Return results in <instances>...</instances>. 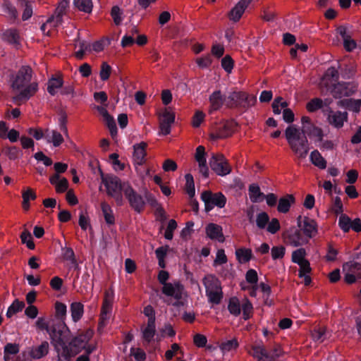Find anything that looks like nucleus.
I'll return each instance as SVG.
<instances>
[{
	"instance_id": "17",
	"label": "nucleus",
	"mask_w": 361,
	"mask_h": 361,
	"mask_svg": "<svg viewBox=\"0 0 361 361\" xmlns=\"http://www.w3.org/2000/svg\"><path fill=\"white\" fill-rule=\"evenodd\" d=\"M225 101V96L220 90L214 91L209 97V107L208 112L212 114L214 111L219 110Z\"/></svg>"
},
{
	"instance_id": "12",
	"label": "nucleus",
	"mask_w": 361,
	"mask_h": 361,
	"mask_svg": "<svg viewBox=\"0 0 361 361\" xmlns=\"http://www.w3.org/2000/svg\"><path fill=\"white\" fill-rule=\"evenodd\" d=\"M209 165L212 170L218 176H224L231 171L230 164L221 154H214L209 160Z\"/></svg>"
},
{
	"instance_id": "47",
	"label": "nucleus",
	"mask_w": 361,
	"mask_h": 361,
	"mask_svg": "<svg viewBox=\"0 0 361 361\" xmlns=\"http://www.w3.org/2000/svg\"><path fill=\"white\" fill-rule=\"evenodd\" d=\"M288 106V103L283 101L282 97L276 98L272 103V109L274 114H280L286 107Z\"/></svg>"
},
{
	"instance_id": "33",
	"label": "nucleus",
	"mask_w": 361,
	"mask_h": 361,
	"mask_svg": "<svg viewBox=\"0 0 361 361\" xmlns=\"http://www.w3.org/2000/svg\"><path fill=\"white\" fill-rule=\"evenodd\" d=\"M71 317L74 322H78L83 316L84 305L80 302H72L70 306Z\"/></svg>"
},
{
	"instance_id": "10",
	"label": "nucleus",
	"mask_w": 361,
	"mask_h": 361,
	"mask_svg": "<svg viewBox=\"0 0 361 361\" xmlns=\"http://www.w3.org/2000/svg\"><path fill=\"white\" fill-rule=\"evenodd\" d=\"M124 195L130 206L137 213L144 210L145 201L144 197L138 194L130 183H125Z\"/></svg>"
},
{
	"instance_id": "16",
	"label": "nucleus",
	"mask_w": 361,
	"mask_h": 361,
	"mask_svg": "<svg viewBox=\"0 0 361 361\" xmlns=\"http://www.w3.org/2000/svg\"><path fill=\"white\" fill-rule=\"evenodd\" d=\"M235 128V123L233 121H227L220 126L216 133H212L210 137L213 140L226 138L231 136Z\"/></svg>"
},
{
	"instance_id": "48",
	"label": "nucleus",
	"mask_w": 361,
	"mask_h": 361,
	"mask_svg": "<svg viewBox=\"0 0 361 361\" xmlns=\"http://www.w3.org/2000/svg\"><path fill=\"white\" fill-rule=\"evenodd\" d=\"M312 337L315 342L322 343L326 338V329L324 327L314 329L312 331Z\"/></svg>"
},
{
	"instance_id": "50",
	"label": "nucleus",
	"mask_w": 361,
	"mask_h": 361,
	"mask_svg": "<svg viewBox=\"0 0 361 361\" xmlns=\"http://www.w3.org/2000/svg\"><path fill=\"white\" fill-rule=\"evenodd\" d=\"M351 221L346 214H341L338 219V226L343 232L347 233L350 230Z\"/></svg>"
},
{
	"instance_id": "58",
	"label": "nucleus",
	"mask_w": 361,
	"mask_h": 361,
	"mask_svg": "<svg viewBox=\"0 0 361 361\" xmlns=\"http://www.w3.org/2000/svg\"><path fill=\"white\" fill-rule=\"evenodd\" d=\"M78 224L83 231H86L89 227L91 228L90 220L86 212H81L80 213Z\"/></svg>"
},
{
	"instance_id": "38",
	"label": "nucleus",
	"mask_w": 361,
	"mask_h": 361,
	"mask_svg": "<svg viewBox=\"0 0 361 361\" xmlns=\"http://www.w3.org/2000/svg\"><path fill=\"white\" fill-rule=\"evenodd\" d=\"M68 4L69 2L68 0H63L59 4V6L56 9L55 16H52V18H54L56 20V23L54 25V26H59L61 24L63 15L68 8Z\"/></svg>"
},
{
	"instance_id": "30",
	"label": "nucleus",
	"mask_w": 361,
	"mask_h": 361,
	"mask_svg": "<svg viewBox=\"0 0 361 361\" xmlns=\"http://www.w3.org/2000/svg\"><path fill=\"white\" fill-rule=\"evenodd\" d=\"M338 105L349 111H352L355 113H358L360 111L361 100L360 99H345L338 102Z\"/></svg>"
},
{
	"instance_id": "44",
	"label": "nucleus",
	"mask_w": 361,
	"mask_h": 361,
	"mask_svg": "<svg viewBox=\"0 0 361 361\" xmlns=\"http://www.w3.org/2000/svg\"><path fill=\"white\" fill-rule=\"evenodd\" d=\"M4 12L10 19L15 20L18 17V11L16 8L8 1H5L3 4Z\"/></svg>"
},
{
	"instance_id": "18",
	"label": "nucleus",
	"mask_w": 361,
	"mask_h": 361,
	"mask_svg": "<svg viewBox=\"0 0 361 361\" xmlns=\"http://www.w3.org/2000/svg\"><path fill=\"white\" fill-rule=\"evenodd\" d=\"M195 158L198 163L200 172L204 178H207L209 176V169L207 166L205 149L203 146L200 145L197 147Z\"/></svg>"
},
{
	"instance_id": "36",
	"label": "nucleus",
	"mask_w": 361,
	"mask_h": 361,
	"mask_svg": "<svg viewBox=\"0 0 361 361\" xmlns=\"http://www.w3.org/2000/svg\"><path fill=\"white\" fill-rule=\"evenodd\" d=\"M310 159L312 164L319 169L326 168V161L317 149H314L310 153Z\"/></svg>"
},
{
	"instance_id": "2",
	"label": "nucleus",
	"mask_w": 361,
	"mask_h": 361,
	"mask_svg": "<svg viewBox=\"0 0 361 361\" xmlns=\"http://www.w3.org/2000/svg\"><path fill=\"white\" fill-rule=\"evenodd\" d=\"M33 71L29 66H23L10 78L11 87L16 92L13 102L17 104L28 101L39 90L38 82L32 80Z\"/></svg>"
},
{
	"instance_id": "39",
	"label": "nucleus",
	"mask_w": 361,
	"mask_h": 361,
	"mask_svg": "<svg viewBox=\"0 0 361 361\" xmlns=\"http://www.w3.org/2000/svg\"><path fill=\"white\" fill-rule=\"evenodd\" d=\"M249 196L252 202H259L263 200L264 194L261 192L259 187L257 184H252L249 186Z\"/></svg>"
},
{
	"instance_id": "1",
	"label": "nucleus",
	"mask_w": 361,
	"mask_h": 361,
	"mask_svg": "<svg viewBox=\"0 0 361 361\" xmlns=\"http://www.w3.org/2000/svg\"><path fill=\"white\" fill-rule=\"evenodd\" d=\"M71 331L66 326V329L63 331V334L59 338L60 341H57L56 345H54V349L58 353L59 356L68 360L82 350H85V353H87V354H91L95 350L96 345L90 343L93 336L92 330H87L73 337L67 344L66 341L68 340Z\"/></svg>"
},
{
	"instance_id": "20",
	"label": "nucleus",
	"mask_w": 361,
	"mask_h": 361,
	"mask_svg": "<svg viewBox=\"0 0 361 361\" xmlns=\"http://www.w3.org/2000/svg\"><path fill=\"white\" fill-rule=\"evenodd\" d=\"M252 0H240L230 11L229 18L233 21H238L245 8Z\"/></svg>"
},
{
	"instance_id": "55",
	"label": "nucleus",
	"mask_w": 361,
	"mask_h": 361,
	"mask_svg": "<svg viewBox=\"0 0 361 361\" xmlns=\"http://www.w3.org/2000/svg\"><path fill=\"white\" fill-rule=\"evenodd\" d=\"M195 61L198 67L202 69L209 68L212 63V59L209 54L198 57Z\"/></svg>"
},
{
	"instance_id": "61",
	"label": "nucleus",
	"mask_w": 361,
	"mask_h": 361,
	"mask_svg": "<svg viewBox=\"0 0 361 361\" xmlns=\"http://www.w3.org/2000/svg\"><path fill=\"white\" fill-rule=\"evenodd\" d=\"M175 121V114L169 109H165L160 115V121L172 125Z\"/></svg>"
},
{
	"instance_id": "37",
	"label": "nucleus",
	"mask_w": 361,
	"mask_h": 361,
	"mask_svg": "<svg viewBox=\"0 0 361 361\" xmlns=\"http://www.w3.org/2000/svg\"><path fill=\"white\" fill-rule=\"evenodd\" d=\"M101 209L106 223L108 225H114L115 224V217L109 204L103 202L101 203Z\"/></svg>"
},
{
	"instance_id": "21",
	"label": "nucleus",
	"mask_w": 361,
	"mask_h": 361,
	"mask_svg": "<svg viewBox=\"0 0 361 361\" xmlns=\"http://www.w3.org/2000/svg\"><path fill=\"white\" fill-rule=\"evenodd\" d=\"M248 353L257 361H267V350L262 343L252 345Z\"/></svg>"
},
{
	"instance_id": "63",
	"label": "nucleus",
	"mask_w": 361,
	"mask_h": 361,
	"mask_svg": "<svg viewBox=\"0 0 361 361\" xmlns=\"http://www.w3.org/2000/svg\"><path fill=\"white\" fill-rule=\"evenodd\" d=\"M130 355L133 356L136 361H145L146 359L145 351L140 348H131Z\"/></svg>"
},
{
	"instance_id": "8",
	"label": "nucleus",
	"mask_w": 361,
	"mask_h": 361,
	"mask_svg": "<svg viewBox=\"0 0 361 361\" xmlns=\"http://www.w3.org/2000/svg\"><path fill=\"white\" fill-rule=\"evenodd\" d=\"M35 326L40 331L45 330L50 338L51 344L54 346L56 342L60 341L59 338L63 334V331L66 329V325L63 322L60 324H55L49 326L48 321L45 317H38L35 322Z\"/></svg>"
},
{
	"instance_id": "49",
	"label": "nucleus",
	"mask_w": 361,
	"mask_h": 361,
	"mask_svg": "<svg viewBox=\"0 0 361 361\" xmlns=\"http://www.w3.org/2000/svg\"><path fill=\"white\" fill-rule=\"evenodd\" d=\"M185 179L186 192L190 197H192L195 193L193 176L190 173H187Z\"/></svg>"
},
{
	"instance_id": "19",
	"label": "nucleus",
	"mask_w": 361,
	"mask_h": 361,
	"mask_svg": "<svg viewBox=\"0 0 361 361\" xmlns=\"http://www.w3.org/2000/svg\"><path fill=\"white\" fill-rule=\"evenodd\" d=\"M205 231L207 236L211 240H217L219 243L224 242L225 238L221 226L210 223L206 226Z\"/></svg>"
},
{
	"instance_id": "22",
	"label": "nucleus",
	"mask_w": 361,
	"mask_h": 361,
	"mask_svg": "<svg viewBox=\"0 0 361 361\" xmlns=\"http://www.w3.org/2000/svg\"><path fill=\"white\" fill-rule=\"evenodd\" d=\"M348 114L346 112L331 111L328 120L331 125L335 128H340L343 126L344 122L347 121Z\"/></svg>"
},
{
	"instance_id": "34",
	"label": "nucleus",
	"mask_w": 361,
	"mask_h": 361,
	"mask_svg": "<svg viewBox=\"0 0 361 361\" xmlns=\"http://www.w3.org/2000/svg\"><path fill=\"white\" fill-rule=\"evenodd\" d=\"M155 333V322H153L152 319L151 321H147V326L144 327L142 330L143 339L147 343L151 342L154 338Z\"/></svg>"
},
{
	"instance_id": "5",
	"label": "nucleus",
	"mask_w": 361,
	"mask_h": 361,
	"mask_svg": "<svg viewBox=\"0 0 361 361\" xmlns=\"http://www.w3.org/2000/svg\"><path fill=\"white\" fill-rule=\"evenodd\" d=\"M102 182L106 188L107 195L114 199L117 205H123L122 193H124L126 183H122L119 178L109 174L102 176Z\"/></svg>"
},
{
	"instance_id": "3",
	"label": "nucleus",
	"mask_w": 361,
	"mask_h": 361,
	"mask_svg": "<svg viewBox=\"0 0 361 361\" xmlns=\"http://www.w3.org/2000/svg\"><path fill=\"white\" fill-rule=\"evenodd\" d=\"M284 135L296 158L299 160L305 159L310 150V144L305 131L290 124L286 128Z\"/></svg>"
},
{
	"instance_id": "45",
	"label": "nucleus",
	"mask_w": 361,
	"mask_h": 361,
	"mask_svg": "<svg viewBox=\"0 0 361 361\" xmlns=\"http://www.w3.org/2000/svg\"><path fill=\"white\" fill-rule=\"evenodd\" d=\"M74 4L81 11L85 13H90L92 11V0H74Z\"/></svg>"
},
{
	"instance_id": "26",
	"label": "nucleus",
	"mask_w": 361,
	"mask_h": 361,
	"mask_svg": "<svg viewBox=\"0 0 361 361\" xmlns=\"http://www.w3.org/2000/svg\"><path fill=\"white\" fill-rule=\"evenodd\" d=\"M45 140L47 143H51L54 147L60 146L64 141L62 135L56 130H45Z\"/></svg>"
},
{
	"instance_id": "54",
	"label": "nucleus",
	"mask_w": 361,
	"mask_h": 361,
	"mask_svg": "<svg viewBox=\"0 0 361 361\" xmlns=\"http://www.w3.org/2000/svg\"><path fill=\"white\" fill-rule=\"evenodd\" d=\"M323 106V101L319 98H314L311 99L306 104V109L309 112H314Z\"/></svg>"
},
{
	"instance_id": "40",
	"label": "nucleus",
	"mask_w": 361,
	"mask_h": 361,
	"mask_svg": "<svg viewBox=\"0 0 361 361\" xmlns=\"http://www.w3.org/2000/svg\"><path fill=\"white\" fill-rule=\"evenodd\" d=\"M23 197V203L22 206L23 209L28 210L30 208V200H34L36 199L37 195L32 189L27 188L25 190H24L22 193Z\"/></svg>"
},
{
	"instance_id": "29",
	"label": "nucleus",
	"mask_w": 361,
	"mask_h": 361,
	"mask_svg": "<svg viewBox=\"0 0 361 361\" xmlns=\"http://www.w3.org/2000/svg\"><path fill=\"white\" fill-rule=\"evenodd\" d=\"M236 259L240 264H245L252 258V251L250 248L240 247L235 250Z\"/></svg>"
},
{
	"instance_id": "41",
	"label": "nucleus",
	"mask_w": 361,
	"mask_h": 361,
	"mask_svg": "<svg viewBox=\"0 0 361 361\" xmlns=\"http://www.w3.org/2000/svg\"><path fill=\"white\" fill-rule=\"evenodd\" d=\"M24 307L25 303L23 301H20L18 299L15 300L8 307L6 312V317L11 318L16 313L21 312Z\"/></svg>"
},
{
	"instance_id": "24",
	"label": "nucleus",
	"mask_w": 361,
	"mask_h": 361,
	"mask_svg": "<svg viewBox=\"0 0 361 361\" xmlns=\"http://www.w3.org/2000/svg\"><path fill=\"white\" fill-rule=\"evenodd\" d=\"M302 231L309 238L314 237L317 233V224L316 221L308 217H305L302 221Z\"/></svg>"
},
{
	"instance_id": "23",
	"label": "nucleus",
	"mask_w": 361,
	"mask_h": 361,
	"mask_svg": "<svg viewBox=\"0 0 361 361\" xmlns=\"http://www.w3.org/2000/svg\"><path fill=\"white\" fill-rule=\"evenodd\" d=\"M49 343L44 341L40 345L32 347L29 352V355L32 358L38 360L45 357L49 353Z\"/></svg>"
},
{
	"instance_id": "46",
	"label": "nucleus",
	"mask_w": 361,
	"mask_h": 361,
	"mask_svg": "<svg viewBox=\"0 0 361 361\" xmlns=\"http://www.w3.org/2000/svg\"><path fill=\"white\" fill-rule=\"evenodd\" d=\"M285 352L279 345H276L274 348L271 350L270 353L267 352V361H274L276 359L281 357L284 355Z\"/></svg>"
},
{
	"instance_id": "4",
	"label": "nucleus",
	"mask_w": 361,
	"mask_h": 361,
	"mask_svg": "<svg viewBox=\"0 0 361 361\" xmlns=\"http://www.w3.org/2000/svg\"><path fill=\"white\" fill-rule=\"evenodd\" d=\"M161 293L168 298L167 302L176 307L183 306L188 297L184 286L179 281L164 284Z\"/></svg>"
},
{
	"instance_id": "31",
	"label": "nucleus",
	"mask_w": 361,
	"mask_h": 361,
	"mask_svg": "<svg viewBox=\"0 0 361 361\" xmlns=\"http://www.w3.org/2000/svg\"><path fill=\"white\" fill-rule=\"evenodd\" d=\"M2 39L11 44H20V35L16 29H8L2 34Z\"/></svg>"
},
{
	"instance_id": "27",
	"label": "nucleus",
	"mask_w": 361,
	"mask_h": 361,
	"mask_svg": "<svg viewBox=\"0 0 361 361\" xmlns=\"http://www.w3.org/2000/svg\"><path fill=\"white\" fill-rule=\"evenodd\" d=\"M298 264L300 267L298 276L300 278L304 279V283L305 286L310 285L312 281L311 277L310 276L312 271V269L310 267L309 261L306 260Z\"/></svg>"
},
{
	"instance_id": "59",
	"label": "nucleus",
	"mask_w": 361,
	"mask_h": 361,
	"mask_svg": "<svg viewBox=\"0 0 361 361\" xmlns=\"http://www.w3.org/2000/svg\"><path fill=\"white\" fill-rule=\"evenodd\" d=\"M4 153L9 159L15 160L19 157L21 154V151L17 147L12 146L5 148Z\"/></svg>"
},
{
	"instance_id": "9",
	"label": "nucleus",
	"mask_w": 361,
	"mask_h": 361,
	"mask_svg": "<svg viewBox=\"0 0 361 361\" xmlns=\"http://www.w3.org/2000/svg\"><path fill=\"white\" fill-rule=\"evenodd\" d=\"M114 302V290L112 288H109L104 292L101 312L99 317V324L100 326H104L110 319L113 304Z\"/></svg>"
},
{
	"instance_id": "11",
	"label": "nucleus",
	"mask_w": 361,
	"mask_h": 361,
	"mask_svg": "<svg viewBox=\"0 0 361 361\" xmlns=\"http://www.w3.org/2000/svg\"><path fill=\"white\" fill-rule=\"evenodd\" d=\"M201 199L204 203L207 212L211 211L214 207L223 208L226 203V198L221 192L204 191L201 195Z\"/></svg>"
},
{
	"instance_id": "57",
	"label": "nucleus",
	"mask_w": 361,
	"mask_h": 361,
	"mask_svg": "<svg viewBox=\"0 0 361 361\" xmlns=\"http://www.w3.org/2000/svg\"><path fill=\"white\" fill-rule=\"evenodd\" d=\"M285 253L286 248L283 245L274 246L271 249V255L274 260L283 258Z\"/></svg>"
},
{
	"instance_id": "64",
	"label": "nucleus",
	"mask_w": 361,
	"mask_h": 361,
	"mask_svg": "<svg viewBox=\"0 0 361 361\" xmlns=\"http://www.w3.org/2000/svg\"><path fill=\"white\" fill-rule=\"evenodd\" d=\"M56 317L63 320L66 314V305L62 302H56L55 304Z\"/></svg>"
},
{
	"instance_id": "53",
	"label": "nucleus",
	"mask_w": 361,
	"mask_h": 361,
	"mask_svg": "<svg viewBox=\"0 0 361 361\" xmlns=\"http://www.w3.org/2000/svg\"><path fill=\"white\" fill-rule=\"evenodd\" d=\"M309 136L314 137L315 142L322 141L324 137L323 131L320 128L312 126V128L307 130Z\"/></svg>"
},
{
	"instance_id": "51",
	"label": "nucleus",
	"mask_w": 361,
	"mask_h": 361,
	"mask_svg": "<svg viewBox=\"0 0 361 361\" xmlns=\"http://www.w3.org/2000/svg\"><path fill=\"white\" fill-rule=\"evenodd\" d=\"M269 221V215L264 212H260L257 215L256 217V224L257 226L260 229H264L267 226V224Z\"/></svg>"
},
{
	"instance_id": "28",
	"label": "nucleus",
	"mask_w": 361,
	"mask_h": 361,
	"mask_svg": "<svg viewBox=\"0 0 361 361\" xmlns=\"http://www.w3.org/2000/svg\"><path fill=\"white\" fill-rule=\"evenodd\" d=\"M63 80L61 75L52 76L47 82V92L54 96L58 90L63 87Z\"/></svg>"
},
{
	"instance_id": "42",
	"label": "nucleus",
	"mask_w": 361,
	"mask_h": 361,
	"mask_svg": "<svg viewBox=\"0 0 361 361\" xmlns=\"http://www.w3.org/2000/svg\"><path fill=\"white\" fill-rule=\"evenodd\" d=\"M344 271H349L353 273L357 278L361 277V264L356 262H346L343 266Z\"/></svg>"
},
{
	"instance_id": "60",
	"label": "nucleus",
	"mask_w": 361,
	"mask_h": 361,
	"mask_svg": "<svg viewBox=\"0 0 361 361\" xmlns=\"http://www.w3.org/2000/svg\"><path fill=\"white\" fill-rule=\"evenodd\" d=\"M111 73V67L106 63L103 62L101 65V69L99 72V77L102 81L107 80Z\"/></svg>"
},
{
	"instance_id": "52",
	"label": "nucleus",
	"mask_w": 361,
	"mask_h": 361,
	"mask_svg": "<svg viewBox=\"0 0 361 361\" xmlns=\"http://www.w3.org/2000/svg\"><path fill=\"white\" fill-rule=\"evenodd\" d=\"M306 252L303 248L298 249L292 253V262L295 264L302 263L307 259H305Z\"/></svg>"
},
{
	"instance_id": "56",
	"label": "nucleus",
	"mask_w": 361,
	"mask_h": 361,
	"mask_svg": "<svg viewBox=\"0 0 361 361\" xmlns=\"http://www.w3.org/2000/svg\"><path fill=\"white\" fill-rule=\"evenodd\" d=\"M228 262L227 256L225 254L224 249H219L216 253V257L214 260L213 266L222 265L226 264Z\"/></svg>"
},
{
	"instance_id": "15",
	"label": "nucleus",
	"mask_w": 361,
	"mask_h": 361,
	"mask_svg": "<svg viewBox=\"0 0 361 361\" xmlns=\"http://www.w3.org/2000/svg\"><path fill=\"white\" fill-rule=\"evenodd\" d=\"M147 144L141 142L133 145V160L135 166H142L145 162Z\"/></svg>"
},
{
	"instance_id": "35",
	"label": "nucleus",
	"mask_w": 361,
	"mask_h": 361,
	"mask_svg": "<svg viewBox=\"0 0 361 361\" xmlns=\"http://www.w3.org/2000/svg\"><path fill=\"white\" fill-rule=\"evenodd\" d=\"M78 50L75 53V56L78 59H82L84 55L91 52V44L84 41L78 40L75 45Z\"/></svg>"
},
{
	"instance_id": "43",
	"label": "nucleus",
	"mask_w": 361,
	"mask_h": 361,
	"mask_svg": "<svg viewBox=\"0 0 361 361\" xmlns=\"http://www.w3.org/2000/svg\"><path fill=\"white\" fill-rule=\"evenodd\" d=\"M20 4L24 7L22 14V20H27L30 18L33 13L32 2L27 0H20Z\"/></svg>"
},
{
	"instance_id": "62",
	"label": "nucleus",
	"mask_w": 361,
	"mask_h": 361,
	"mask_svg": "<svg viewBox=\"0 0 361 361\" xmlns=\"http://www.w3.org/2000/svg\"><path fill=\"white\" fill-rule=\"evenodd\" d=\"M122 14L123 12L118 6H114L112 7L111 11V16L116 25H119L121 23L123 20Z\"/></svg>"
},
{
	"instance_id": "7",
	"label": "nucleus",
	"mask_w": 361,
	"mask_h": 361,
	"mask_svg": "<svg viewBox=\"0 0 361 361\" xmlns=\"http://www.w3.org/2000/svg\"><path fill=\"white\" fill-rule=\"evenodd\" d=\"M228 310L234 317H238L241 312L244 320L250 319L253 315V306L251 302L245 299L240 303L236 297L231 298L228 300Z\"/></svg>"
},
{
	"instance_id": "32",
	"label": "nucleus",
	"mask_w": 361,
	"mask_h": 361,
	"mask_svg": "<svg viewBox=\"0 0 361 361\" xmlns=\"http://www.w3.org/2000/svg\"><path fill=\"white\" fill-rule=\"evenodd\" d=\"M295 198L292 195H287L279 199L278 204V212L280 213H287L292 204L294 203Z\"/></svg>"
},
{
	"instance_id": "6",
	"label": "nucleus",
	"mask_w": 361,
	"mask_h": 361,
	"mask_svg": "<svg viewBox=\"0 0 361 361\" xmlns=\"http://www.w3.org/2000/svg\"><path fill=\"white\" fill-rule=\"evenodd\" d=\"M202 283L205 287L206 295L210 303L218 305L223 298V292L219 280L212 274L204 277Z\"/></svg>"
},
{
	"instance_id": "13",
	"label": "nucleus",
	"mask_w": 361,
	"mask_h": 361,
	"mask_svg": "<svg viewBox=\"0 0 361 361\" xmlns=\"http://www.w3.org/2000/svg\"><path fill=\"white\" fill-rule=\"evenodd\" d=\"M228 98L233 102L232 105L240 106L243 108L251 107L257 102L255 95L249 94L245 92H233L229 95Z\"/></svg>"
},
{
	"instance_id": "25",
	"label": "nucleus",
	"mask_w": 361,
	"mask_h": 361,
	"mask_svg": "<svg viewBox=\"0 0 361 361\" xmlns=\"http://www.w3.org/2000/svg\"><path fill=\"white\" fill-rule=\"evenodd\" d=\"M50 183L55 186L57 193H63L67 190L68 181L66 178H61L59 174H54L49 178Z\"/></svg>"
},
{
	"instance_id": "14",
	"label": "nucleus",
	"mask_w": 361,
	"mask_h": 361,
	"mask_svg": "<svg viewBox=\"0 0 361 361\" xmlns=\"http://www.w3.org/2000/svg\"><path fill=\"white\" fill-rule=\"evenodd\" d=\"M283 237L286 243L293 247H298L307 243V240L302 235L301 231L294 227L287 230L283 233Z\"/></svg>"
}]
</instances>
